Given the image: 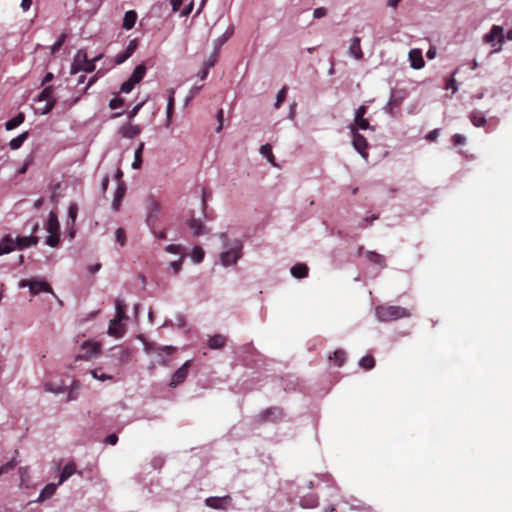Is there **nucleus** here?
<instances>
[{"instance_id":"obj_1","label":"nucleus","mask_w":512,"mask_h":512,"mask_svg":"<svg viewBox=\"0 0 512 512\" xmlns=\"http://www.w3.org/2000/svg\"><path fill=\"white\" fill-rule=\"evenodd\" d=\"M375 313L378 320L382 322L395 321L411 316L408 309L394 305H379L376 307Z\"/></svg>"},{"instance_id":"obj_2","label":"nucleus","mask_w":512,"mask_h":512,"mask_svg":"<svg viewBox=\"0 0 512 512\" xmlns=\"http://www.w3.org/2000/svg\"><path fill=\"white\" fill-rule=\"evenodd\" d=\"M242 242L239 240L233 241L231 246L220 255L221 262L224 266H230L235 264L242 255Z\"/></svg>"},{"instance_id":"obj_3","label":"nucleus","mask_w":512,"mask_h":512,"mask_svg":"<svg viewBox=\"0 0 512 512\" xmlns=\"http://www.w3.org/2000/svg\"><path fill=\"white\" fill-rule=\"evenodd\" d=\"M504 29L499 25H493L490 31L484 35L483 41L485 43L491 44L492 46L499 45L495 48L492 53L499 52L501 50V46L504 43Z\"/></svg>"},{"instance_id":"obj_4","label":"nucleus","mask_w":512,"mask_h":512,"mask_svg":"<svg viewBox=\"0 0 512 512\" xmlns=\"http://www.w3.org/2000/svg\"><path fill=\"white\" fill-rule=\"evenodd\" d=\"M53 86H46L37 97L38 102H45L43 107H39L38 111L42 114H48L55 106L56 100L53 97Z\"/></svg>"},{"instance_id":"obj_5","label":"nucleus","mask_w":512,"mask_h":512,"mask_svg":"<svg viewBox=\"0 0 512 512\" xmlns=\"http://www.w3.org/2000/svg\"><path fill=\"white\" fill-rule=\"evenodd\" d=\"M20 287H29L31 295L35 296L40 292H48L54 294L52 287L43 280L23 279L19 283Z\"/></svg>"},{"instance_id":"obj_6","label":"nucleus","mask_w":512,"mask_h":512,"mask_svg":"<svg viewBox=\"0 0 512 512\" xmlns=\"http://www.w3.org/2000/svg\"><path fill=\"white\" fill-rule=\"evenodd\" d=\"M283 417V410L280 407H269L258 416L259 423L278 422Z\"/></svg>"},{"instance_id":"obj_7","label":"nucleus","mask_w":512,"mask_h":512,"mask_svg":"<svg viewBox=\"0 0 512 512\" xmlns=\"http://www.w3.org/2000/svg\"><path fill=\"white\" fill-rule=\"evenodd\" d=\"M351 130L353 133V140H352L353 147L355 148V150L357 152L360 153V155L363 158L367 159L368 152L366 150L368 147V143H367L366 138L362 134L358 133L354 126H351Z\"/></svg>"},{"instance_id":"obj_8","label":"nucleus","mask_w":512,"mask_h":512,"mask_svg":"<svg viewBox=\"0 0 512 512\" xmlns=\"http://www.w3.org/2000/svg\"><path fill=\"white\" fill-rule=\"evenodd\" d=\"M192 360H187L180 368H178L175 373L171 377V381L169 383L170 387H177L181 383H183L188 375V370L191 367Z\"/></svg>"},{"instance_id":"obj_9","label":"nucleus","mask_w":512,"mask_h":512,"mask_svg":"<svg viewBox=\"0 0 512 512\" xmlns=\"http://www.w3.org/2000/svg\"><path fill=\"white\" fill-rule=\"evenodd\" d=\"M232 497L229 495H225L223 497H208L205 500L206 506L217 509V510H226L232 504Z\"/></svg>"},{"instance_id":"obj_10","label":"nucleus","mask_w":512,"mask_h":512,"mask_svg":"<svg viewBox=\"0 0 512 512\" xmlns=\"http://www.w3.org/2000/svg\"><path fill=\"white\" fill-rule=\"evenodd\" d=\"M144 350L147 354L156 353L159 356L170 355L175 351L173 346H159L154 342L144 341Z\"/></svg>"},{"instance_id":"obj_11","label":"nucleus","mask_w":512,"mask_h":512,"mask_svg":"<svg viewBox=\"0 0 512 512\" xmlns=\"http://www.w3.org/2000/svg\"><path fill=\"white\" fill-rule=\"evenodd\" d=\"M137 48V42L135 39L131 40L126 49L117 54L115 57V64L120 65L129 59Z\"/></svg>"},{"instance_id":"obj_12","label":"nucleus","mask_w":512,"mask_h":512,"mask_svg":"<svg viewBox=\"0 0 512 512\" xmlns=\"http://www.w3.org/2000/svg\"><path fill=\"white\" fill-rule=\"evenodd\" d=\"M409 61L411 64V67L413 69H421L425 65V61L422 56V51L420 49H412L410 50L409 54Z\"/></svg>"},{"instance_id":"obj_13","label":"nucleus","mask_w":512,"mask_h":512,"mask_svg":"<svg viewBox=\"0 0 512 512\" xmlns=\"http://www.w3.org/2000/svg\"><path fill=\"white\" fill-rule=\"evenodd\" d=\"M366 112H367V107L364 105H361L357 109L356 114H355V125L362 130H366V129L370 128L368 120L366 118H364Z\"/></svg>"},{"instance_id":"obj_14","label":"nucleus","mask_w":512,"mask_h":512,"mask_svg":"<svg viewBox=\"0 0 512 512\" xmlns=\"http://www.w3.org/2000/svg\"><path fill=\"white\" fill-rule=\"evenodd\" d=\"M125 193H126V185H125V183L124 182H119L118 186H117V189L115 191V194H114L113 202H112V208L115 211H118L120 209V206H121L122 200H123V198L125 196Z\"/></svg>"},{"instance_id":"obj_15","label":"nucleus","mask_w":512,"mask_h":512,"mask_svg":"<svg viewBox=\"0 0 512 512\" xmlns=\"http://www.w3.org/2000/svg\"><path fill=\"white\" fill-rule=\"evenodd\" d=\"M360 38L359 37H353L351 39L350 47H349V54L354 57L356 60H362L364 57V53L360 46Z\"/></svg>"},{"instance_id":"obj_16","label":"nucleus","mask_w":512,"mask_h":512,"mask_svg":"<svg viewBox=\"0 0 512 512\" xmlns=\"http://www.w3.org/2000/svg\"><path fill=\"white\" fill-rule=\"evenodd\" d=\"M141 132V128L140 126L138 125H132V124H127V125H123L120 129H119V133L124 137V138H129V139H132L134 137H136L137 135H139Z\"/></svg>"},{"instance_id":"obj_17","label":"nucleus","mask_w":512,"mask_h":512,"mask_svg":"<svg viewBox=\"0 0 512 512\" xmlns=\"http://www.w3.org/2000/svg\"><path fill=\"white\" fill-rule=\"evenodd\" d=\"M82 348L86 350L85 354L83 356H78L76 359H89L90 357L97 355L100 350V345L98 343L87 341L83 344Z\"/></svg>"},{"instance_id":"obj_18","label":"nucleus","mask_w":512,"mask_h":512,"mask_svg":"<svg viewBox=\"0 0 512 512\" xmlns=\"http://www.w3.org/2000/svg\"><path fill=\"white\" fill-rule=\"evenodd\" d=\"M125 332L124 326L118 319H112L109 324L108 334L116 338L122 337Z\"/></svg>"},{"instance_id":"obj_19","label":"nucleus","mask_w":512,"mask_h":512,"mask_svg":"<svg viewBox=\"0 0 512 512\" xmlns=\"http://www.w3.org/2000/svg\"><path fill=\"white\" fill-rule=\"evenodd\" d=\"M14 241L15 247L22 250L32 245H36L38 243V238L36 236L17 237Z\"/></svg>"},{"instance_id":"obj_20","label":"nucleus","mask_w":512,"mask_h":512,"mask_svg":"<svg viewBox=\"0 0 512 512\" xmlns=\"http://www.w3.org/2000/svg\"><path fill=\"white\" fill-rule=\"evenodd\" d=\"M15 249V241L9 236L6 235L0 241V256L4 254H8Z\"/></svg>"},{"instance_id":"obj_21","label":"nucleus","mask_w":512,"mask_h":512,"mask_svg":"<svg viewBox=\"0 0 512 512\" xmlns=\"http://www.w3.org/2000/svg\"><path fill=\"white\" fill-rule=\"evenodd\" d=\"M100 58H101V55L95 57L92 60H87L86 62H84V64H80L77 66L73 65L72 73H76L79 70H83L88 73L93 72L95 70V62L98 61Z\"/></svg>"},{"instance_id":"obj_22","label":"nucleus","mask_w":512,"mask_h":512,"mask_svg":"<svg viewBox=\"0 0 512 512\" xmlns=\"http://www.w3.org/2000/svg\"><path fill=\"white\" fill-rule=\"evenodd\" d=\"M75 473H76L75 463L74 462L67 463L62 469L58 485L62 484L64 481L69 479Z\"/></svg>"},{"instance_id":"obj_23","label":"nucleus","mask_w":512,"mask_h":512,"mask_svg":"<svg viewBox=\"0 0 512 512\" xmlns=\"http://www.w3.org/2000/svg\"><path fill=\"white\" fill-rule=\"evenodd\" d=\"M137 13L134 10H129L125 13L123 18V24L122 27L126 30H130L134 27L136 21H137Z\"/></svg>"},{"instance_id":"obj_24","label":"nucleus","mask_w":512,"mask_h":512,"mask_svg":"<svg viewBox=\"0 0 512 512\" xmlns=\"http://www.w3.org/2000/svg\"><path fill=\"white\" fill-rule=\"evenodd\" d=\"M309 268L304 263H297L291 268V274L293 277L302 279L308 275Z\"/></svg>"},{"instance_id":"obj_25","label":"nucleus","mask_w":512,"mask_h":512,"mask_svg":"<svg viewBox=\"0 0 512 512\" xmlns=\"http://www.w3.org/2000/svg\"><path fill=\"white\" fill-rule=\"evenodd\" d=\"M174 106H175V99H174V90H169V97H168V103H167V111H166V126L169 127L172 116L174 113Z\"/></svg>"},{"instance_id":"obj_26","label":"nucleus","mask_w":512,"mask_h":512,"mask_svg":"<svg viewBox=\"0 0 512 512\" xmlns=\"http://www.w3.org/2000/svg\"><path fill=\"white\" fill-rule=\"evenodd\" d=\"M226 344V337L221 334H216L209 338L208 347L210 349H221Z\"/></svg>"},{"instance_id":"obj_27","label":"nucleus","mask_w":512,"mask_h":512,"mask_svg":"<svg viewBox=\"0 0 512 512\" xmlns=\"http://www.w3.org/2000/svg\"><path fill=\"white\" fill-rule=\"evenodd\" d=\"M469 119L475 127H483L487 122L485 115L477 110L470 113Z\"/></svg>"},{"instance_id":"obj_28","label":"nucleus","mask_w":512,"mask_h":512,"mask_svg":"<svg viewBox=\"0 0 512 512\" xmlns=\"http://www.w3.org/2000/svg\"><path fill=\"white\" fill-rule=\"evenodd\" d=\"M366 257L371 263L378 265L381 268L386 267V261L383 255L374 251H368Z\"/></svg>"},{"instance_id":"obj_29","label":"nucleus","mask_w":512,"mask_h":512,"mask_svg":"<svg viewBox=\"0 0 512 512\" xmlns=\"http://www.w3.org/2000/svg\"><path fill=\"white\" fill-rule=\"evenodd\" d=\"M115 308H116V316L115 319H118L120 321L126 320L128 317L126 315V304L125 302L117 298L115 300Z\"/></svg>"},{"instance_id":"obj_30","label":"nucleus","mask_w":512,"mask_h":512,"mask_svg":"<svg viewBox=\"0 0 512 512\" xmlns=\"http://www.w3.org/2000/svg\"><path fill=\"white\" fill-rule=\"evenodd\" d=\"M146 74V66L144 64H140L135 67L133 73L129 77L131 79V82H134L135 84H138L145 76Z\"/></svg>"},{"instance_id":"obj_31","label":"nucleus","mask_w":512,"mask_h":512,"mask_svg":"<svg viewBox=\"0 0 512 512\" xmlns=\"http://www.w3.org/2000/svg\"><path fill=\"white\" fill-rule=\"evenodd\" d=\"M57 485L54 483L47 484L40 492L38 501H44L52 497L56 492Z\"/></svg>"},{"instance_id":"obj_32","label":"nucleus","mask_w":512,"mask_h":512,"mask_svg":"<svg viewBox=\"0 0 512 512\" xmlns=\"http://www.w3.org/2000/svg\"><path fill=\"white\" fill-rule=\"evenodd\" d=\"M47 231L49 233H59V222L55 212H50L49 214Z\"/></svg>"},{"instance_id":"obj_33","label":"nucleus","mask_w":512,"mask_h":512,"mask_svg":"<svg viewBox=\"0 0 512 512\" xmlns=\"http://www.w3.org/2000/svg\"><path fill=\"white\" fill-rule=\"evenodd\" d=\"M25 116L23 113H18L15 117L5 123L6 130H13L24 122Z\"/></svg>"},{"instance_id":"obj_34","label":"nucleus","mask_w":512,"mask_h":512,"mask_svg":"<svg viewBox=\"0 0 512 512\" xmlns=\"http://www.w3.org/2000/svg\"><path fill=\"white\" fill-rule=\"evenodd\" d=\"M149 209V215L147 217V223L149 226L153 225V218L159 213L160 211V204L154 200H152L148 206Z\"/></svg>"},{"instance_id":"obj_35","label":"nucleus","mask_w":512,"mask_h":512,"mask_svg":"<svg viewBox=\"0 0 512 512\" xmlns=\"http://www.w3.org/2000/svg\"><path fill=\"white\" fill-rule=\"evenodd\" d=\"M188 226L190 229L193 230V234L195 236H199L205 233V227L203 226L202 222L198 219H191L188 222Z\"/></svg>"},{"instance_id":"obj_36","label":"nucleus","mask_w":512,"mask_h":512,"mask_svg":"<svg viewBox=\"0 0 512 512\" xmlns=\"http://www.w3.org/2000/svg\"><path fill=\"white\" fill-rule=\"evenodd\" d=\"M144 151V143L141 142L135 151L134 161L132 163L133 169H139L142 165V153Z\"/></svg>"},{"instance_id":"obj_37","label":"nucleus","mask_w":512,"mask_h":512,"mask_svg":"<svg viewBox=\"0 0 512 512\" xmlns=\"http://www.w3.org/2000/svg\"><path fill=\"white\" fill-rule=\"evenodd\" d=\"M28 138V132H23L22 134L18 135L17 137L13 138L10 142H9V147L12 149V150H17L19 149L22 144L24 143V141Z\"/></svg>"},{"instance_id":"obj_38","label":"nucleus","mask_w":512,"mask_h":512,"mask_svg":"<svg viewBox=\"0 0 512 512\" xmlns=\"http://www.w3.org/2000/svg\"><path fill=\"white\" fill-rule=\"evenodd\" d=\"M260 152L261 154L267 158V160L273 165V166H277L276 163H275V157L273 155V152H272V147L270 144H265V145H262L261 148H260Z\"/></svg>"},{"instance_id":"obj_39","label":"nucleus","mask_w":512,"mask_h":512,"mask_svg":"<svg viewBox=\"0 0 512 512\" xmlns=\"http://www.w3.org/2000/svg\"><path fill=\"white\" fill-rule=\"evenodd\" d=\"M329 359L333 360L338 367H341L343 366L346 360V353L344 350L341 349L336 350L334 351L333 356H330Z\"/></svg>"},{"instance_id":"obj_40","label":"nucleus","mask_w":512,"mask_h":512,"mask_svg":"<svg viewBox=\"0 0 512 512\" xmlns=\"http://www.w3.org/2000/svg\"><path fill=\"white\" fill-rule=\"evenodd\" d=\"M80 390V382L77 380H74L71 384L70 390L68 392L67 400L72 401L78 398Z\"/></svg>"},{"instance_id":"obj_41","label":"nucleus","mask_w":512,"mask_h":512,"mask_svg":"<svg viewBox=\"0 0 512 512\" xmlns=\"http://www.w3.org/2000/svg\"><path fill=\"white\" fill-rule=\"evenodd\" d=\"M300 505L303 508H314L318 505V499L314 495H310L308 497H303L300 501Z\"/></svg>"},{"instance_id":"obj_42","label":"nucleus","mask_w":512,"mask_h":512,"mask_svg":"<svg viewBox=\"0 0 512 512\" xmlns=\"http://www.w3.org/2000/svg\"><path fill=\"white\" fill-rule=\"evenodd\" d=\"M92 377L96 380L100 381H106V380H112L113 376L109 374H105L102 372V368H95L90 371Z\"/></svg>"},{"instance_id":"obj_43","label":"nucleus","mask_w":512,"mask_h":512,"mask_svg":"<svg viewBox=\"0 0 512 512\" xmlns=\"http://www.w3.org/2000/svg\"><path fill=\"white\" fill-rule=\"evenodd\" d=\"M359 364L362 368H364L366 370H370V369L374 368L375 360H374L373 356L367 355V356H364L363 358H361Z\"/></svg>"},{"instance_id":"obj_44","label":"nucleus","mask_w":512,"mask_h":512,"mask_svg":"<svg viewBox=\"0 0 512 512\" xmlns=\"http://www.w3.org/2000/svg\"><path fill=\"white\" fill-rule=\"evenodd\" d=\"M288 87L285 85L281 88V90L278 92L276 97V102L274 104V107L276 109L280 108V106L283 104V102L286 99L287 96Z\"/></svg>"},{"instance_id":"obj_45","label":"nucleus","mask_w":512,"mask_h":512,"mask_svg":"<svg viewBox=\"0 0 512 512\" xmlns=\"http://www.w3.org/2000/svg\"><path fill=\"white\" fill-rule=\"evenodd\" d=\"M66 38H67V35L64 33L60 35L58 40L51 46V54H55L56 52H58L60 50L62 45L65 43Z\"/></svg>"},{"instance_id":"obj_46","label":"nucleus","mask_w":512,"mask_h":512,"mask_svg":"<svg viewBox=\"0 0 512 512\" xmlns=\"http://www.w3.org/2000/svg\"><path fill=\"white\" fill-rule=\"evenodd\" d=\"M115 240L121 246H124L126 244V232H125V230L123 228H118L115 231Z\"/></svg>"},{"instance_id":"obj_47","label":"nucleus","mask_w":512,"mask_h":512,"mask_svg":"<svg viewBox=\"0 0 512 512\" xmlns=\"http://www.w3.org/2000/svg\"><path fill=\"white\" fill-rule=\"evenodd\" d=\"M60 241L59 233H50L46 239V243L51 247H56Z\"/></svg>"},{"instance_id":"obj_48","label":"nucleus","mask_w":512,"mask_h":512,"mask_svg":"<svg viewBox=\"0 0 512 512\" xmlns=\"http://www.w3.org/2000/svg\"><path fill=\"white\" fill-rule=\"evenodd\" d=\"M192 257H193V260L196 263L201 262L203 260V258H204V251H203V249L201 247H195L193 249Z\"/></svg>"},{"instance_id":"obj_49","label":"nucleus","mask_w":512,"mask_h":512,"mask_svg":"<svg viewBox=\"0 0 512 512\" xmlns=\"http://www.w3.org/2000/svg\"><path fill=\"white\" fill-rule=\"evenodd\" d=\"M166 252L172 253V254H180L183 255V248L180 245L177 244H170L165 248Z\"/></svg>"},{"instance_id":"obj_50","label":"nucleus","mask_w":512,"mask_h":512,"mask_svg":"<svg viewBox=\"0 0 512 512\" xmlns=\"http://www.w3.org/2000/svg\"><path fill=\"white\" fill-rule=\"evenodd\" d=\"M123 105H124V99H123V98H121V97H118V96L114 97V98H113V99H111V100H110V102H109V107H110L111 109H113V110H114V109H117V108H120V107H122Z\"/></svg>"},{"instance_id":"obj_51","label":"nucleus","mask_w":512,"mask_h":512,"mask_svg":"<svg viewBox=\"0 0 512 512\" xmlns=\"http://www.w3.org/2000/svg\"><path fill=\"white\" fill-rule=\"evenodd\" d=\"M78 214V206L75 203H72L68 208V217L74 223Z\"/></svg>"},{"instance_id":"obj_52","label":"nucleus","mask_w":512,"mask_h":512,"mask_svg":"<svg viewBox=\"0 0 512 512\" xmlns=\"http://www.w3.org/2000/svg\"><path fill=\"white\" fill-rule=\"evenodd\" d=\"M135 85L136 84L134 82H131V79L129 78L127 81L122 83V85L120 87V92L129 93L132 91V89L134 88Z\"/></svg>"},{"instance_id":"obj_53","label":"nucleus","mask_w":512,"mask_h":512,"mask_svg":"<svg viewBox=\"0 0 512 512\" xmlns=\"http://www.w3.org/2000/svg\"><path fill=\"white\" fill-rule=\"evenodd\" d=\"M183 255L176 261L170 262L169 266L173 269L174 274H178L182 268Z\"/></svg>"},{"instance_id":"obj_54","label":"nucleus","mask_w":512,"mask_h":512,"mask_svg":"<svg viewBox=\"0 0 512 512\" xmlns=\"http://www.w3.org/2000/svg\"><path fill=\"white\" fill-rule=\"evenodd\" d=\"M45 389L47 391L55 393V394L63 393L65 391V389L62 386H57L56 387L52 383H47L45 385Z\"/></svg>"},{"instance_id":"obj_55","label":"nucleus","mask_w":512,"mask_h":512,"mask_svg":"<svg viewBox=\"0 0 512 512\" xmlns=\"http://www.w3.org/2000/svg\"><path fill=\"white\" fill-rule=\"evenodd\" d=\"M452 143L454 146L464 145L466 143V138L461 134H455L452 136Z\"/></svg>"},{"instance_id":"obj_56","label":"nucleus","mask_w":512,"mask_h":512,"mask_svg":"<svg viewBox=\"0 0 512 512\" xmlns=\"http://www.w3.org/2000/svg\"><path fill=\"white\" fill-rule=\"evenodd\" d=\"M340 512H369L366 508L354 507V506H344Z\"/></svg>"},{"instance_id":"obj_57","label":"nucleus","mask_w":512,"mask_h":512,"mask_svg":"<svg viewBox=\"0 0 512 512\" xmlns=\"http://www.w3.org/2000/svg\"><path fill=\"white\" fill-rule=\"evenodd\" d=\"M454 75H455V72L453 73L452 77L449 78L447 81H446V85H445V88L446 89H452L453 92H456L458 90V87L456 85V80L454 79Z\"/></svg>"},{"instance_id":"obj_58","label":"nucleus","mask_w":512,"mask_h":512,"mask_svg":"<svg viewBox=\"0 0 512 512\" xmlns=\"http://www.w3.org/2000/svg\"><path fill=\"white\" fill-rule=\"evenodd\" d=\"M440 134V129H434L432 131H430L427 135H426V140L430 141V142H433L435 141L438 136Z\"/></svg>"},{"instance_id":"obj_59","label":"nucleus","mask_w":512,"mask_h":512,"mask_svg":"<svg viewBox=\"0 0 512 512\" xmlns=\"http://www.w3.org/2000/svg\"><path fill=\"white\" fill-rule=\"evenodd\" d=\"M88 59H87V55L85 52H82V51H78L76 56H75V62L77 63V65H80L81 62H86Z\"/></svg>"},{"instance_id":"obj_60","label":"nucleus","mask_w":512,"mask_h":512,"mask_svg":"<svg viewBox=\"0 0 512 512\" xmlns=\"http://www.w3.org/2000/svg\"><path fill=\"white\" fill-rule=\"evenodd\" d=\"M143 104H144V102H141V103L137 104L136 106H134L131 111H129L128 118L130 120L133 119L138 114V112L142 108Z\"/></svg>"},{"instance_id":"obj_61","label":"nucleus","mask_w":512,"mask_h":512,"mask_svg":"<svg viewBox=\"0 0 512 512\" xmlns=\"http://www.w3.org/2000/svg\"><path fill=\"white\" fill-rule=\"evenodd\" d=\"M326 14H327V9L324 7L316 8L313 12L314 18H322V17L326 16Z\"/></svg>"},{"instance_id":"obj_62","label":"nucleus","mask_w":512,"mask_h":512,"mask_svg":"<svg viewBox=\"0 0 512 512\" xmlns=\"http://www.w3.org/2000/svg\"><path fill=\"white\" fill-rule=\"evenodd\" d=\"M223 115H224L223 109H220L217 113V120H218L219 125L216 129V132H220L222 130Z\"/></svg>"},{"instance_id":"obj_63","label":"nucleus","mask_w":512,"mask_h":512,"mask_svg":"<svg viewBox=\"0 0 512 512\" xmlns=\"http://www.w3.org/2000/svg\"><path fill=\"white\" fill-rule=\"evenodd\" d=\"M118 441V436L116 434H110L106 437L105 442L110 445H115Z\"/></svg>"},{"instance_id":"obj_64","label":"nucleus","mask_w":512,"mask_h":512,"mask_svg":"<svg viewBox=\"0 0 512 512\" xmlns=\"http://www.w3.org/2000/svg\"><path fill=\"white\" fill-rule=\"evenodd\" d=\"M183 0H171L172 10L178 11L181 8Z\"/></svg>"}]
</instances>
